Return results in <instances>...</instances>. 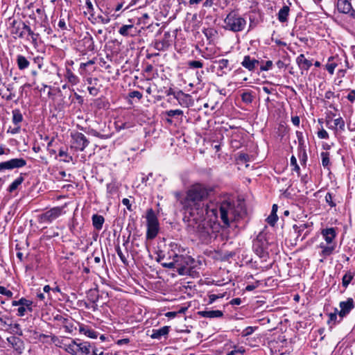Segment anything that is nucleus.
Wrapping results in <instances>:
<instances>
[{"mask_svg": "<svg viewBox=\"0 0 355 355\" xmlns=\"http://www.w3.org/2000/svg\"><path fill=\"white\" fill-rule=\"evenodd\" d=\"M214 192L212 187L196 183L188 189L184 198H181L178 192L175 193V196L180 201L182 209L190 216L202 217L207 215L211 220L220 218L223 223V227H227L231 222L241 217L242 207L235 208L230 202L226 200L220 205L214 204L209 200L214 195Z\"/></svg>", "mask_w": 355, "mask_h": 355, "instance_id": "nucleus-1", "label": "nucleus"}, {"mask_svg": "<svg viewBox=\"0 0 355 355\" xmlns=\"http://www.w3.org/2000/svg\"><path fill=\"white\" fill-rule=\"evenodd\" d=\"M189 220L188 228L189 231L196 234L203 241H207L211 235L214 232V227L211 225V222L214 224L218 221V218L216 220H210L207 215L202 217L198 216H191Z\"/></svg>", "mask_w": 355, "mask_h": 355, "instance_id": "nucleus-2", "label": "nucleus"}, {"mask_svg": "<svg viewBox=\"0 0 355 355\" xmlns=\"http://www.w3.org/2000/svg\"><path fill=\"white\" fill-rule=\"evenodd\" d=\"M171 259V261L162 263V266L166 268H176L180 275H193L194 259L178 254H174Z\"/></svg>", "mask_w": 355, "mask_h": 355, "instance_id": "nucleus-3", "label": "nucleus"}, {"mask_svg": "<svg viewBox=\"0 0 355 355\" xmlns=\"http://www.w3.org/2000/svg\"><path fill=\"white\" fill-rule=\"evenodd\" d=\"M65 350L72 355H97L98 349L89 342L77 343L72 340L65 345Z\"/></svg>", "mask_w": 355, "mask_h": 355, "instance_id": "nucleus-4", "label": "nucleus"}, {"mask_svg": "<svg viewBox=\"0 0 355 355\" xmlns=\"http://www.w3.org/2000/svg\"><path fill=\"white\" fill-rule=\"evenodd\" d=\"M225 28L233 32H239L244 29L246 21L235 12H230L224 20Z\"/></svg>", "mask_w": 355, "mask_h": 355, "instance_id": "nucleus-5", "label": "nucleus"}, {"mask_svg": "<svg viewBox=\"0 0 355 355\" xmlns=\"http://www.w3.org/2000/svg\"><path fill=\"white\" fill-rule=\"evenodd\" d=\"M11 33L16 35L19 38L25 37L26 35H28L31 37L32 42L33 44L37 42L38 34L34 33L30 26L26 25L24 22L17 23L16 21H12V26L11 29Z\"/></svg>", "mask_w": 355, "mask_h": 355, "instance_id": "nucleus-6", "label": "nucleus"}, {"mask_svg": "<svg viewBox=\"0 0 355 355\" xmlns=\"http://www.w3.org/2000/svg\"><path fill=\"white\" fill-rule=\"evenodd\" d=\"M147 222V239H155L159 232V222L157 217L153 209H148L146 212Z\"/></svg>", "mask_w": 355, "mask_h": 355, "instance_id": "nucleus-7", "label": "nucleus"}, {"mask_svg": "<svg viewBox=\"0 0 355 355\" xmlns=\"http://www.w3.org/2000/svg\"><path fill=\"white\" fill-rule=\"evenodd\" d=\"M253 250L260 258H266L268 252L266 251L268 248V241L266 235L260 232L257 238L253 241Z\"/></svg>", "mask_w": 355, "mask_h": 355, "instance_id": "nucleus-8", "label": "nucleus"}, {"mask_svg": "<svg viewBox=\"0 0 355 355\" xmlns=\"http://www.w3.org/2000/svg\"><path fill=\"white\" fill-rule=\"evenodd\" d=\"M64 207H55L40 216V221L41 223H51L64 212Z\"/></svg>", "mask_w": 355, "mask_h": 355, "instance_id": "nucleus-9", "label": "nucleus"}, {"mask_svg": "<svg viewBox=\"0 0 355 355\" xmlns=\"http://www.w3.org/2000/svg\"><path fill=\"white\" fill-rule=\"evenodd\" d=\"M26 165L23 158H15L6 162H0V171L21 168Z\"/></svg>", "mask_w": 355, "mask_h": 355, "instance_id": "nucleus-10", "label": "nucleus"}, {"mask_svg": "<svg viewBox=\"0 0 355 355\" xmlns=\"http://www.w3.org/2000/svg\"><path fill=\"white\" fill-rule=\"evenodd\" d=\"M73 140L74 147L76 150L83 151L88 146L89 141L81 132H76L71 135Z\"/></svg>", "mask_w": 355, "mask_h": 355, "instance_id": "nucleus-11", "label": "nucleus"}, {"mask_svg": "<svg viewBox=\"0 0 355 355\" xmlns=\"http://www.w3.org/2000/svg\"><path fill=\"white\" fill-rule=\"evenodd\" d=\"M340 311H338V316L340 320H343L354 309V304L352 298H348L347 301L340 302L339 304Z\"/></svg>", "mask_w": 355, "mask_h": 355, "instance_id": "nucleus-12", "label": "nucleus"}, {"mask_svg": "<svg viewBox=\"0 0 355 355\" xmlns=\"http://www.w3.org/2000/svg\"><path fill=\"white\" fill-rule=\"evenodd\" d=\"M337 8L340 12L349 14L354 16L355 10H353L351 3L349 0H338L337 2Z\"/></svg>", "mask_w": 355, "mask_h": 355, "instance_id": "nucleus-13", "label": "nucleus"}, {"mask_svg": "<svg viewBox=\"0 0 355 355\" xmlns=\"http://www.w3.org/2000/svg\"><path fill=\"white\" fill-rule=\"evenodd\" d=\"M214 63L218 64L216 74L218 76H223L226 75L229 71H231V68L229 67V60L227 59H221L219 60H215Z\"/></svg>", "mask_w": 355, "mask_h": 355, "instance_id": "nucleus-14", "label": "nucleus"}, {"mask_svg": "<svg viewBox=\"0 0 355 355\" xmlns=\"http://www.w3.org/2000/svg\"><path fill=\"white\" fill-rule=\"evenodd\" d=\"M259 62L257 60L251 58L250 55H245L241 62V65L249 71H254Z\"/></svg>", "mask_w": 355, "mask_h": 355, "instance_id": "nucleus-15", "label": "nucleus"}, {"mask_svg": "<svg viewBox=\"0 0 355 355\" xmlns=\"http://www.w3.org/2000/svg\"><path fill=\"white\" fill-rule=\"evenodd\" d=\"M296 62L301 69L306 71L309 70L312 65L311 62L307 60L304 54L298 55L296 58Z\"/></svg>", "mask_w": 355, "mask_h": 355, "instance_id": "nucleus-16", "label": "nucleus"}, {"mask_svg": "<svg viewBox=\"0 0 355 355\" xmlns=\"http://www.w3.org/2000/svg\"><path fill=\"white\" fill-rule=\"evenodd\" d=\"M135 28L132 24L123 25L119 30L120 35L124 37H132L135 35Z\"/></svg>", "mask_w": 355, "mask_h": 355, "instance_id": "nucleus-17", "label": "nucleus"}, {"mask_svg": "<svg viewBox=\"0 0 355 355\" xmlns=\"http://www.w3.org/2000/svg\"><path fill=\"white\" fill-rule=\"evenodd\" d=\"M170 327L164 326L158 329H153V334L150 335L153 339H160L162 336H166L169 332Z\"/></svg>", "mask_w": 355, "mask_h": 355, "instance_id": "nucleus-18", "label": "nucleus"}, {"mask_svg": "<svg viewBox=\"0 0 355 355\" xmlns=\"http://www.w3.org/2000/svg\"><path fill=\"white\" fill-rule=\"evenodd\" d=\"M164 38L162 40H160V41H156L155 42V45H154V47L155 49H156L157 50L161 51H165L166 50L168 46H170V44L167 40V38L169 37V33H165L164 35Z\"/></svg>", "mask_w": 355, "mask_h": 355, "instance_id": "nucleus-19", "label": "nucleus"}, {"mask_svg": "<svg viewBox=\"0 0 355 355\" xmlns=\"http://www.w3.org/2000/svg\"><path fill=\"white\" fill-rule=\"evenodd\" d=\"M199 314L205 318H220L223 315V313L221 311L219 310H211V311H203L199 312Z\"/></svg>", "mask_w": 355, "mask_h": 355, "instance_id": "nucleus-20", "label": "nucleus"}, {"mask_svg": "<svg viewBox=\"0 0 355 355\" xmlns=\"http://www.w3.org/2000/svg\"><path fill=\"white\" fill-rule=\"evenodd\" d=\"M322 234L327 243H331L336 236V232L334 228H327L322 231Z\"/></svg>", "mask_w": 355, "mask_h": 355, "instance_id": "nucleus-21", "label": "nucleus"}, {"mask_svg": "<svg viewBox=\"0 0 355 355\" xmlns=\"http://www.w3.org/2000/svg\"><path fill=\"white\" fill-rule=\"evenodd\" d=\"M16 62L19 70H24L27 69L30 65V62L25 56L21 55H18L17 56Z\"/></svg>", "mask_w": 355, "mask_h": 355, "instance_id": "nucleus-22", "label": "nucleus"}, {"mask_svg": "<svg viewBox=\"0 0 355 355\" xmlns=\"http://www.w3.org/2000/svg\"><path fill=\"white\" fill-rule=\"evenodd\" d=\"M290 8L288 6H284L278 12V19L280 22H286L288 20Z\"/></svg>", "mask_w": 355, "mask_h": 355, "instance_id": "nucleus-23", "label": "nucleus"}, {"mask_svg": "<svg viewBox=\"0 0 355 355\" xmlns=\"http://www.w3.org/2000/svg\"><path fill=\"white\" fill-rule=\"evenodd\" d=\"M104 223L103 216L98 214H94L92 216V223L95 229L97 230H100L103 227V225Z\"/></svg>", "mask_w": 355, "mask_h": 355, "instance_id": "nucleus-24", "label": "nucleus"}, {"mask_svg": "<svg viewBox=\"0 0 355 355\" xmlns=\"http://www.w3.org/2000/svg\"><path fill=\"white\" fill-rule=\"evenodd\" d=\"M79 331L89 338H96L98 337V333L96 331L86 326H80Z\"/></svg>", "mask_w": 355, "mask_h": 355, "instance_id": "nucleus-25", "label": "nucleus"}, {"mask_svg": "<svg viewBox=\"0 0 355 355\" xmlns=\"http://www.w3.org/2000/svg\"><path fill=\"white\" fill-rule=\"evenodd\" d=\"M23 121V116L18 109L12 110V122L15 125H19Z\"/></svg>", "mask_w": 355, "mask_h": 355, "instance_id": "nucleus-26", "label": "nucleus"}, {"mask_svg": "<svg viewBox=\"0 0 355 355\" xmlns=\"http://www.w3.org/2000/svg\"><path fill=\"white\" fill-rule=\"evenodd\" d=\"M338 313L339 312L338 309L335 308L334 312L329 314V320L327 321V323L329 324H330L331 323L336 324V323H339L341 322L340 319L339 320H337Z\"/></svg>", "mask_w": 355, "mask_h": 355, "instance_id": "nucleus-27", "label": "nucleus"}, {"mask_svg": "<svg viewBox=\"0 0 355 355\" xmlns=\"http://www.w3.org/2000/svg\"><path fill=\"white\" fill-rule=\"evenodd\" d=\"M307 227H308V225L306 223H301L299 225H294L293 226V228L295 230V232L297 234V239L305 231V230L307 228Z\"/></svg>", "mask_w": 355, "mask_h": 355, "instance_id": "nucleus-28", "label": "nucleus"}, {"mask_svg": "<svg viewBox=\"0 0 355 355\" xmlns=\"http://www.w3.org/2000/svg\"><path fill=\"white\" fill-rule=\"evenodd\" d=\"M320 247L322 249L321 254L324 257L329 256L334 250V246H325L322 243L320 245Z\"/></svg>", "mask_w": 355, "mask_h": 355, "instance_id": "nucleus-29", "label": "nucleus"}, {"mask_svg": "<svg viewBox=\"0 0 355 355\" xmlns=\"http://www.w3.org/2000/svg\"><path fill=\"white\" fill-rule=\"evenodd\" d=\"M33 302L31 300H26L24 297L19 300V306L26 307L28 311L31 312L33 311L32 308Z\"/></svg>", "mask_w": 355, "mask_h": 355, "instance_id": "nucleus-30", "label": "nucleus"}, {"mask_svg": "<svg viewBox=\"0 0 355 355\" xmlns=\"http://www.w3.org/2000/svg\"><path fill=\"white\" fill-rule=\"evenodd\" d=\"M334 128L339 129L340 130H344L345 128V121L342 117L337 118L334 121Z\"/></svg>", "mask_w": 355, "mask_h": 355, "instance_id": "nucleus-31", "label": "nucleus"}, {"mask_svg": "<svg viewBox=\"0 0 355 355\" xmlns=\"http://www.w3.org/2000/svg\"><path fill=\"white\" fill-rule=\"evenodd\" d=\"M24 180V178L22 177H19L17 178L10 186L8 188L9 192H12L15 189H17L18 186L20 185Z\"/></svg>", "mask_w": 355, "mask_h": 355, "instance_id": "nucleus-32", "label": "nucleus"}, {"mask_svg": "<svg viewBox=\"0 0 355 355\" xmlns=\"http://www.w3.org/2000/svg\"><path fill=\"white\" fill-rule=\"evenodd\" d=\"M322 164L324 167H327L330 163L329 153L327 152H322L321 153Z\"/></svg>", "mask_w": 355, "mask_h": 355, "instance_id": "nucleus-33", "label": "nucleus"}, {"mask_svg": "<svg viewBox=\"0 0 355 355\" xmlns=\"http://www.w3.org/2000/svg\"><path fill=\"white\" fill-rule=\"evenodd\" d=\"M7 341L9 344H10L15 349H18L17 347L18 343H21V340L15 336H10L7 338Z\"/></svg>", "mask_w": 355, "mask_h": 355, "instance_id": "nucleus-34", "label": "nucleus"}, {"mask_svg": "<svg viewBox=\"0 0 355 355\" xmlns=\"http://www.w3.org/2000/svg\"><path fill=\"white\" fill-rule=\"evenodd\" d=\"M67 76L69 82H70L73 85H76L78 83V78L76 75H74L70 70H68L67 71Z\"/></svg>", "mask_w": 355, "mask_h": 355, "instance_id": "nucleus-35", "label": "nucleus"}, {"mask_svg": "<svg viewBox=\"0 0 355 355\" xmlns=\"http://www.w3.org/2000/svg\"><path fill=\"white\" fill-rule=\"evenodd\" d=\"M58 155L60 157H64V159H62V161L64 162H69L72 161V159H73L72 156L69 155L67 151L62 150V149L60 150Z\"/></svg>", "mask_w": 355, "mask_h": 355, "instance_id": "nucleus-36", "label": "nucleus"}, {"mask_svg": "<svg viewBox=\"0 0 355 355\" xmlns=\"http://www.w3.org/2000/svg\"><path fill=\"white\" fill-rule=\"evenodd\" d=\"M188 66L192 69L202 68L203 63L199 60H191L188 62Z\"/></svg>", "mask_w": 355, "mask_h": 355, "instance_id": "nucleus-37", "label": "nucleus"}, {"mask_svg": "<svg viewBox=\"0 0 355 355\" xmlns=\"http://www.w3.org/2000/svg\"><path fill=\"white\" fill-rule=\"evenodd\" d=\"M325 201L331 207H336V204L334 201V196L332 193H327L325 196Z\"/></svg>", "mask_w": 355, "mask_h": 355, "instance_id": "nucleus-38", "label": "nucleus"}, {"mask_svg": "<svg viewBox=\"0 0 355 355\" xmlns=\"http://www.w3.org/2000/svg\"><path fill=\"white\" fill-rule=\"evenodd\" d=\"M166 114L169 117L180 116L183 114V111L181 110H171L166 112Z\"/></svg>", "mask_w": 355, "mask_h": 355, "instance_id": "nucleus-39", "label": "nucleus"}, {"mask_svg": "<svg viewBox=\"0 0 355 355\" xmlns=\"http://www.w3.org/2000/svg\"><path fill=\"white\" fill-rule=\"evenodd\" d=\"M353 276L351 273L345 274L343 277V286L347 287L352 279Z\"/></svg>", "mask_w": 355, "mask_h": 355, "instance_id": "nucleus-40", "label": "nucleus"}, {"mask_svg": "<svg viewBox=\"0 0 355 355\" xmlns=\"http://www.w3.org/2000/svg\"><path fill=\"white\" fill-rule=\"evenodd\" d=\"M242 101L247 103H250L252 101V96L249 92H245L241 95Z\"/></svg>", "mask_w": 355, "mask_h": 355, "instance_id": "nucleus-41", "label": "nucleus"}, {"mask_svg": "<svg viewBox=\"0 0 355 355\" xmlns=\"http://www.w3.org/2000/svg\"><path fill=\"white\" fill-rule=\"evenodd\" d=\"M116 251L121 261L125 264L127 263V259L119 245L116 247Z\"/></svg>", "mask_w": 355, "mask_h": 355, "instance_id": "nucleus-42", "label": "nucleus"}, {"mask_svg": "<svg viewBox=\"0 0 355 355\" xmlns=\"http://www.w3.org/2000/svg\"><path fill=\"white\" fill-rule=\"evenodd\" d=\"M291 166H294V168L293 170L297 173L300 172V166L299 165L297 164V159L295 158V157L294 155H293L291 157Z\"/></svg>", "mask_w": 355, "mask_h": 355, "instance_id": "nucleus-43", "label": "nucleus"}, {"mask_svg": "<svg viewBox=\"0 0 355 355\" xmlns=\"http://www.w3.org/2000/svg\"><path fill=\"white\" fill-rule=\"evenodd\" d=\"M0 294L10 297L12 296V292L3 286H0Z\"/></svg>", "mask_w": 355, "mask_h": 355, "instance_id": "nucleus-44", "label": "nucleus"}, {"mask_svg": "<svg viewBox=\"0 0 355 355\" xmlns=\"http://www.w3.org/2000/svg\"><path fill=\"white\" fill-rule=\"evenodd\" d=\"M256 329V327H246L243 331V336H250L251 335L254 329Z\"/></svg>", "mask_w": 355, "mask_h": 355, "instance_id": "nucleus-45", "label": "nucleus"}, {"mask_svg": "<svg viewBox=\"0 0 355 355\" xmlns=\"http://www.w3.org/2000/svg\"><path fill=\"white\" fill-rule=\"evenodd\" d=\"M277 219L278 217L277 215H273L270 214L267 220L269 224L274 225L275 223L277 222Z\"/></svg>", "mask_w": 355, "mask_h": 355, "instance_id": "nucleus-46", "label": "nucleus"}, {"mask_svg": "<svg viewBox=\"0 0 355 355\" xmlns=\"http://www.w3.org/2000/svg\"><path fill=\"white\" fill-rule=\"evenodd\" d=\"M318 136L320 139H328L329 138L328 132L324 129H322L321 130L318 131Z\"/></svg>", "mask_w": 355, "mask_h": 355, "instance_id": "nucleus-47", "label": "nucleus"}, {"mask_svg": "<svg viewBox=\"0 0 355 355\" xmlns=\"http://www.w3.org/2000/svg\"><path fill=\"white\" fill-rule=\"evenodd\" d=\"M336 66L337 64L335 63L327 64L326 65V69L330 74H334V69Z\"/></svg>", "mask_w": 355, "mask_h": 355, "instance_id": "nucleus-48", "label": "nucleus"}, {"mask_svg": "<svg viewBox=\"0 0 355 355\" xmlns=\"http://www.w3.org/2000/svg\"><path fill=\"white\" fill-rule=\"evenodd\" d=\"M272 66V62L271 60H268L264 66H261L260 67V69L261 71H268L271 69Z\"/></svg>", "mask_w": 355, "mask_h": 355, "instance_id": "nucleus-49", "label": "nucleus"}, {"mask_svg": "<svg viewBox=\"0 0 355 355\" xmlns=\"http://www.w3.org/2000/svg\"><path fill=\"white\" fill-rule=\"evenodd\" d=\"M130 98H137L141 99L142 98V94L138 91H132L129 94Z\"/></svg>", "mask_w": 355, "mask_h": 355, "instance_id": "nucleus-50", "label": "nucleus"}, {"mask_svg": "<svg viewBox=\"0 0 355 355\" xmlns=\"http://www.w3.org/2000/svg\"><path fill=\"white\" fill-rule=\"evenodd\" d=\"M27 311L28 310L26 307L19 306L17 309L18 315L24 316Z\"/></svg>", "mask_w": 355, "mask_h": 355, "instance_id": "nucleus-51", "label": "nucleus"}, {"mask_svg": "<svg viewBox=\"0 0 355 355\" xmlns=\"http://www.w3.org/2000/svg\"><path fill=\"white\" fill-rule=\"evenodd\" d=\"M88 91L89 93L94 96H96L98 93V89L94 87H89Z\"/></svg>", "mask_w": 355, "mask_h": 355, "instance_id": "nucleus-52", "label": "nucleus"}, {"mask_svg": "<svg viewBox=\"0 0 355 355\" xmlns=\"http://www.w3.org/2000/svg\"><path fill=\"white\" fill-rule=\"evenodd\" d=\"M86 6L87 9V12L89 13H92L94 10V7L92 3L89 0H86Z\"/></svg>", "mask_w": 355, "mask_h": 355, "instance_id": "nucleus-53", "label": "nucleus"}, {"mask_svg": "<svg viewBox=\"0 0 355 355\" xmlns=\"http://www.w3.org/2000/svg\"><path fill=\"white\" fill-rule=\"evenodd\" d=\"M94 63H95V61L94 60H90L87 62L81 63L80 67V69H85L87 67H88L89 65H92Z\"/></svg>", "mask_w": 355, "mask_h": 355, "instance_id": "nucleus-54", "label": "nucleus"}, {"mask_svg": "<svg viewBox=\"0 0 355 355\" xmlns=\"http://www.w3.org/2000/svg\"><path fill=\"white\" fill-rule=\"evenodd\" d=\"M98 18L100 19L101 22L103 24H107L110 21V19L108 17L98 16Z\"/></svg>", "mask_w": 355, "mask_h": 355, "instance_id": "nucleus-55", "label": "nucleus"}, {"mask_svg": "<svg viewBox=\"0 0 355 355\" xmlns=\"http://www.w3.org/2000/svg\"><path fill=\"white\" fill-rule=\"evenodd\" d=\"M347 98L349 101L354 102V101L355 100V90L350 91Z\"/></svg>", "mask_w": 355, "mask_h": 355, "instance_id": "nucleus-56", "label": "nucleus"}, {"mask_svg": "<svg viewBox=\"0 0 355 355\" xmlns=\"http://www.w3.org/2000/svg\"><path fill=\"white\" fill-rule=\"evenodd\" d=\"M42 60H43L42 58H41L40 56H37V57L34 58V62L37 64L38 67L40 69L42 68V66L43 64Z\"/></svg>", "mask_w": 355, "mask_h": 355, "instance_id": "nucleus-57", "label": "nucleus"}, {"mask_svg": "<svg viewBox=\"0 0 355 355\" xmlns=\"http://www.w3.org/2000/svg\"><path fill=\"white\" fill-rule=\"evenodd\" d=\"M122 203H123V205H124L125 206H126V207H127V209H128V210H130V211H131V210H132V209H131V205H130V200H129L128 198H123V199L122 200Z\"/></svg>", "mask_w": 355, "mask_h": 355, "instance_id": "nucleus-58", "label": "nucleus"}, {"mask_svg": "<svg viewBox=\"0 0 355 355\" xmlns=\"http://www.w3.org/2000/svg\"><path fill=\"white\" fill-rule=\"evenodd\" d=\"M291 121L293 125H295V126H298L300 125V120L297 116H293Z\"/></svg>", "mask_w": 355, "mask_h": 355, "instance_id": "nucleus-59", "label": "nucleus"}, {"mask_svg": "<svg viewBox=\"0 0 355 355\" xmlns=\"http://www.w3.org/2000/svg\"><path fill=\"white\" fill-rule=\"evenodd\" d=\"M58 26L62 30L67 29L66 23L64 19H60L59 21Z\"/></svg>", "mask_w": 355, "mask_h": 355, "instance_id": "nucleus-60", "label": "nucleus"}, {"mask_svg": "<svg viewBox=\"0 0 355 355\" xmlns=\"http://www.w3.org/2000/svg\"><path fill=\"white\" fill-rule=\"evenodd\" d=\"M233 305H240L241 303V300L240 298H234L231 300L230 302Z\"/></svg>", "mask_w": 355, "mask_h": 355, "instance_id": "nucleus-61", "label": "nucleus"}, {"mask_svg": "<svg viewBox=\"0 0 355 355\" xmlns=\"http://www.w3.org/2000/svg\"><path fill=\"white\" fill-rule=\"evenodd\" d=\"M128 343H129V339L123 338V339L119 340L116 343L119 345H124V344H127Z\"/></svg>", "mask_w": 355, "mask_h": 355, "instance_id": "nucleus-62", "label": "nucleus"}, {"mask_svg": "<svg viewBox=\"0 0 355 355\" xmlns=\"http://www.w3.org/2000/svg\"><path fill=\"white\" fill-rule=\"evenodd\" d=\"M214 0H206L204 3V6L205 7H210L213 5Z\"/></svg>", "mask_w": 355, "mask_h": 355, "instance_id": "nucleus-63", "label": "nucleus"}, {"mask_svg": "<svg viewBox=\"0 0 355 355\" xmlns=\"http://www.w3.org/2000/svg\"><path fill=\"white\" fill-rule=\"evenodd\" d=\"M15 96V94L12 93V92H10V94L6 96V99L7 101H11L12 100V98Z\"/></svg>", "mask_w": 355, "mask_h": 355, "instance_id": "nucleus-64", "label": "nucleus"}]
</instances>
